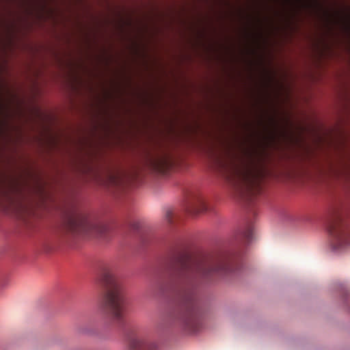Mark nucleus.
<instances>
[{"label": "nucleus", "mask_w": 350, "mask_h": 350, "mask_svg": "<svg viewBox=\"0 0 350 350\" xmlns=\"http://www.w3.org/2000/svg\"><path fill=\"white\" fill-rule=\"evenodd\" d=\"M169 265L176 288L177 319L185 329L197 331L200 326L198 286L202 281L234 272L238 268V259L232 255L192 258L176 252L170 256Z\"/></svg>", "instance_id": "1"}, {"label": "nucleus", "mask_w": 350, "mask_h": 350, "mask_svg": "<svg viewBox=\"0 0 350 350\" xmlns=\"http://www.w3.org/2000/svg\"><path fill=\"white\" fill-rule=\"evenodd\" d=\"M219 172L235 189L241 198L252 202L262 191V183L267 170L263 158L258 153L245 151V157L239 163L219 161Z\"/></svg>", "instance_id": "2"}, {"label": "nucleus", "mask_w": 350, "mask_h": 350, "mask_svg": "<svg viewBox=\"0 0 350 350\" xmlns=\"http://www.w3.org/2000/svg\"><path fill=\"white\" fill-rule=\"evenodd\" d=\"M98 282L103 288L100 299L101 307L116 324L122 326L125 320L126 305L113 266L102 267Z\"/></svg>", "instance_id": "3"}, {"label": "nucleus", "mask_w": 350, "mask_h": 350, "mask_svg": "<svg viewBox=\"0 0 350 350\" xmlns=\"http://www.w3.org/2000/svg\"><path fill=\"white\" fill-rule=\"evenodd\" d=\"M66 230L71 235L103 237L107 231L103 224L90 219L86 214L76 212L70 215L66 223Z\"/></svg>", "instance_id": "4"}, {"label": "nucleus", "mask_w": 350, "mask_h": 350, "mask_svg": "<svg viewBox=\"0 0 350 350\" xmlns=\"http://www.w3.org/2000/svg\"><path fill=\"white\" fill-rule=\"evenodd\" d=\"M327 228L331 236V244L335 250L341 249L350 243V234L342 223V215L336 210L327 221Z\"/></svg>", "instance_id": "5"}, {"label": "nucleus", "mask_w": 350, "mask_h": 350, "mask_svg": "<svg viewBox=\"0 0 350 350\" xmlns=\"http://www.w3.org/2000/svg\"><path fill=\"white\" fill-rule=\"evenodd\" d=\"M186 209L188 213L194 215L206 212L208 206L202 196L195 195Z\"/></svg>", "instance_id": "6"}, {"label": "nucleus", "mask_w": 350, "mask_h": 350, "mask_svg": "<svg viewBox=\"0 0 350 350\" xmlns=\"http://www.w3.org/2000/svg\"><path fill=\"white\" fill-rule=\"evenodd\" d=\"M253 239V227L247 226L239 230L235 235V241L237 245L245 247L252 241Z\"/></svg>", "instance_id": "7"}, {"label": "nucleus", "mask_w": 350, "mask_h": 350, "mask_svg": "<svg viewBox=\"0 0 350 350\" xmlns=\"http://www.w3.org/2000/svg\"><path fill=\"white\" fill-rule=\"evenodd\" d=\"M154 345L145 342L142 339L132 336L129 339L127 347L124 350H153Z\"/></svg>", "instance_id": "8"}, {"label": "nucleus", "mask_w": 350, "mask_h": 350, "mask_svg": "<svg viewBox=\"0 0 350 350\" xmlns=\"http://www.w3.org/2000/svg\"><path fill=\"white\" fill-rule=\"evenodd\" d=\"M152 165L157 171H164L170 165V158L165 154L158 156L152 159Z\"/></svg>", "instance_id": "9"}, {"label": "nucleus", "mask_w": 350, "mask_h": 350, "mask_svg": "<svg viewBox=\"0 0 350 350\" xmlns=\"http://www.w3.org/2000/svg\"><path fill=\"white\" fill-rule=\"evenodd\" d=\"M174 215V213L172 210L168 209L166 211L165 217L168 223L170 224L172 222Z\"/></svg>", "instance_id": "10"}, {"label": "nucleus", "mask_w": 350, "mask_h": 350, "mask_svg": "<svg viewBox=\"0 0 350 350\" xmlns=\"http://www.w3.org/2000/svg\"><path fill=\"white\" fill-rule=\"evenodd\" d=\"M110 180L112 183H116L118 182V177L115 175H110Z\"/></svg>", "instance_id": "11"}, {"label": "nucleus", "mask_w": 350, "mask_h": 350, "mask_svg": "<svg viewBox=\"0 0 350 350\" xmlns=\"http://www.w3.org/2000/svg\"><path fill=\"white\" fill-rule=\"evenodd\" d=\"M133 228H134L135 229H137V228H138V224H133Z\"/></svg>", "instance_id": "12"}]
</instances>
